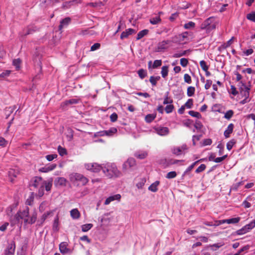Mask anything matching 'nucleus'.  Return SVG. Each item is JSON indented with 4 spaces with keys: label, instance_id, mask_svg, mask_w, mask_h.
Here are the masks:
<instances>
[{
    "label": "nucleus",
    "instance_id": "obj_1",
    "mask_svg": "<svg viewBox=\"0 0 255 255\" xmlns=\"http://www.w3.org/2000/svg\"><path fill=\"white\" fill-rule=\"evenodd\" d=\"M102 171L105 176L109 179L119 178L122 175V172L114 162L103 163Z\"/></svg>",
    "mask_w": 255,
    "mask_h": 255
},
{
    "label": "nucleus",
    "instance_id": "obj_2",
    "mask_svg": "<svg viewBox=\"0 0 255 255\" xmlns=\"http://www.w3.org/2000/svg\"><path fill=\"white\" fill-rule=\"evenodd\" d=\"M29 217V208L26 207L23 210L19 211L14 216L13 218L10 219L12 225L17 223H22V220H23L25 223V219Z\"/></svg>",
    "mask_w": 255,
    "mask_h": 255
},
{
    "label": "nucleus",
    "instance_id": "obj_3",
    "mask_svg": "<svg viewBox=\"0 0 255 255\" xmlns=\"http://www.w3.org/2000/svg\"><path fill=\"white\" fill-rule=\"evenodd\" d=\"M217 22L214 17L211 16L205 21L201 24V29L205 30L207 33H209L216 27Z\"/></svg>",
    "mask_w": 255,
    "mask_h": 255
},
{
    "label": "nucleus",
    "instance_id": "obj_4",
    "mask_svg": "<svg viewBox=\"0 0 255 255\" xmlns=\"http://www.w3.org/2000/svg\"><path fill=\"white\" fill-rule=\"evenodd\" d=\"M70 180L72 182H77L82 185H85L88 182V179L86 177L78 173L70 174Z\"/></svg>",
    "mask_w": 255,
    "mask_h": 255
},
{
    "label": "nucleus",
    "instance_id": "obj_5",
    "mask_svg": "<svg viewBox=\"0 0 255 255\" xmlns=\"http://www.w3.org/2000/svg\"><path fill=\"white\" fill-rule=\"evenodd\" d=\"M239 90L240 93L243 97H249L250 92L251 88V85L250 82H249L248 84H246L243 81H240L239 82Z\"/></svg>",
    "mask_w": 255,
    "mask_h": 255
},
{
    "label": "nucleus",
    "instance_id": "obj_6",
    "mask_svg": "<svg viewBox=\"0 0 255 255\" xmlns=\"http://www.w3.org/2000/svg\"><path fill=\"white\" fill-rule=\"evenodd\" d=\"M103 164H99L97 162L87 163L84 164V167L87 170L92 172L98 173L102 169Z\"/></svg>",
    "mask_w": 255,
    "mask_h": 255
},
{
    "label": "nucleus",
    "instance_id": "obj_7",
    "mask_svg": "<svg viewBox=\"0 0 255 255\" xmlns=\"http://www.w3.org/2000/svg\"><path fill=\"white\" fill-rule=\"evenodd\" d=\"M44 180L40 177H35L32 186L38 189V196L41 197L43 195L42 192V185L44 183Z\"/></svg>",
    "mask_w": 255,
    "mask_h": 255
},
{
    "label": "nucleus",
    "instance_id": "obj_8",
    "mask_svg": "<svg viewBox=\"0 0 255 255\" xmlns=\"http://www.w3.org/2000/svg\"><path fill=\"white\" fill-rule=\"evenodd\" d=\"M154 131L159 135L164 136L169 133V129L167 127L162 126H157L153 128Z\"/></svg>",
    "mask_w": 255,
    "mask_h": 255
},
{
    "label": "nucleus",
    "instance_id": "obj_9",
    "mask_svg": "<svg viewBox=\"0 0 255 255\" xmlns=\"http://www.w3.org/2000/svg\"><path fill=\"white\" fill-rule=\"evenodd\" d=\"M172 41L170 40H163L158 44L157 51H162L171 45Z\"/></svg>",
    "mask_w": 255,
    "mask_h": 255
},
{
    "label": "nucleus",
    "instance_id": "obj_10",
    "mask_svg": "<svg viewBox=\"0 0 255 255\" xmlns=\"http://www.w3.org/2000/svg\"><path fill=\"white\" fill-rule=\"evenodd\" d=\"M57 166L55 163H49L46 164L44 167H41L39 169V171L43 173H47L54 170Z\"/></svg>",
    "mask_w": 255,
    "mask_h": 255
},
{
    "label": "nucleus",
    "instance_id": "obj_11",
    "mask_svg": "<svg viewBox=\"0 0 255 255\" xmlns=\"http://www.w3.org/2000/svg\"><path fill=\"white\" fill-rule=\"evenodd\" d=\"M135 164V160L133 158H129L128 160L124 162L123 165V169L127 170L128 168L133 167Z\"/></svg>",
    "mask_w": 255,
    "mask_h": 255
},
{
    "label": "nucleus",
    "instance_id": "obj_12",
    "mask_svg": "<svg viewBox=\"0 0 255 255\" xmlns=\"http://www.w3.org/2000/svg\"><path fill=\"white\" fill-rule=\"evenodd\" d=\"M15 249V246L14 243L8 244L4 251L5 255H13Z\"/></svg>",
    "mask_w": 255,
    "mask_h": 255
},
{
    "label": "nucleus",
    "instance_id": "obj_13",
    "mask_svg": "<svg viewBox=\"0 0 255 255\" xmlns=\"http://www.w3.org/2000/svg\"><path fill=\"white\" fill-rule=\"evenodd\" d=\"M121 198V195L119 194L110 196L106 199L105 201V205H109L111 202L115 200L120 201Z\"/></svg>",
    "mask_w": 255,
    "mask_h": 255
},
{
    "label": "nucleus",
    "instance_id": "obj_14",
    "mask_svg": "<svg viewBox=\"0 0 255 255\" xmlns=\"http://www.w3.org/2000/svg\"><path fill=\"white\" fill-rule=\"evenodd\" d=\"M67 244L66 242H62L59 245V250L62 254H66L71 252L70 249L67 248Z\"/></svg>",
    "mask_w": 255,
    "mask_h": 255
},
{
    "label": "nucleus",
    "instance_id": "obj_15",
    "mask_svg": "<svg viewBox=\"0 0 255 255\" xmlns=\"http://www.w3.org/2000/svg\"><path fill=\"white\" fill-rule=\"evenodd\" d=\"M117 132V129L116 128L113 127L108 130H104L101 132V135H107L111 136L113 135Z\"/></svg>",
    "mask_w": 255,
    "mask_h": 255
},
{
    "label": "nucleus",
    "instance_id": "obj_16",
    "mask_svg": "<svg viewBox=\"0 0 255 255\" xmlns=\"http://www.w3.org/2000/svg\"><path fill=\"white\" fill-rule=\"evenodd\" d=\"M135 32L134 29L132 28H128L126 30V31H123L121 34V38L123 39L124 38H127L129 35H131L132 33Z\"/></svg>",
    "mask_w": 255,
    "mask_h": 255
},
{
    "label": "nucleus",
    "instance_id": "obj_17",
    "mask_svg": "<svg viewBox=\"0 0 255 255\" xmlns=\"http://www.w3.org/2000/svg\"><path fill=\"white\" fill-rule=\"evenodd\" d=\"M19 173L18 171L15 169H10L8 171V177L11 182H13L14 178L17 176Z\"/></svg>",
    "mask_w": 255,
    "mask_h": 255
},
{
    "label": "nucleus",
    "instance_id": "obj_18",
    "mask_svg": "<svg viewBox=\"0 0 255 255\" xmlns=\"http://www.w3.org/2000/svg\"><path fill=\"white\" fill-rule=\"evenodd\" d=\"M160 184L159 181H155L154 182L152 183L148 188V190L152 192H156L158 190V187Z\"/></svg>",
    "mask_w": 255,
    "mask_h": 255
},
{
    "label": "nucleus",
    "instance_id": "obj_19",
    "mask_svg": "<svg viewBox=\"0 0 255 255\" xmlns=\"http://www.w3.org/2000/svg\"><path fill=\"white\" fill-rule=\"evenodd\" d=\"M134 156L137 158L142 159L147 156V152L144 150H138L135 152Z\"/></svg>",
    "mask_w": 255,
    "mask_h": 255
},
{
    "label": "nucleus",
    "instance_id": "obj_20",
    "mask_svg": "<svg viewBox=\"0 0 255 255\" xmlns=\"http://www.w3.org/2000/svg\"><path fill=\"white\" fill-rule=\"evenodd\" d=\"M80 213L77 208L70 211V216L74 220H77L80 217Z\"/></svg>",
    "mask_w": 255,
    "mask_h": 255
},
{
    "label": "nucleus",
    "instance_id": "obj_21",
    "mask_svg": "<svg viewBox=\"0 0 255 255\" xmlns=\"http://www.w3.org/2000/svg\"><path fill=\"white\" fill-rule=\"evenodd\" d=\"M71 21V18L70 17H66L64 19H63L60 21V24L59 26V30H62L63 28L64 27L67 26Z\"/></svg>",
    "mask_w": 255,
    "mask_h": 255
},
{
    "label": "nucleus",
    "instance_id": "obj_22",
    "mask_svg": "<svg viewBox=\"0 0 255 255\" xmlns=\"http://www.w3.org/2000/svg\"><path fill=\"white\" fill-rule=\"evenodd\" d=\"M234 126L233 124H230L228 125L227 129L224 131V136L227 138L229 137L230 134L233 132Z\"/></svg>",
    "mask_w": 255,
    "mask_h": 255
},
{
    "label": "nucleus",
    "instance_id": "obj_23",
    "mask_svg": "<svg viewBox=\"0 0 255 255\" xmlns=\"http://www.w3.org/2000/svg\"><path fill=\"white\" fill-rule=\"evenodd\" d=\"M36 218V214H33L30 218L25 219V224H32L35 222Z\"/></svg>",
    "mask_w": 255,
    "mask_h": 255
},
{
    "label": "nucleus",
    "instance_id": "obj_24",
    "mask_svg": "<svg viewBox=\"0 0 255 255\" xmlns=\"http://www.w3.org/2000/svg\"><path fill=\"white\" fill-rule=\"evenodd\" d=\"M146 178L145 177H142L138 179V181L136 184V187L140 189H142L144 186L145 182H146Z\"/></svg>",
    "mask_w": 255,
    "mask_h": 255
},
{
    "label": "nucleus",
    "instance_id": "obj_25",
    "mask_svg": "<svg viewBox=\"0 0 255 255\" xmlns=\"http://www.w3.org/2000/svg\"><path fill=\"white\" fill-rule=\"evenodd\" d=\"M42 185V192L44 193V189L47 191H49L51 190L52 184L51 182H47L44 180Z\"/></svg>",
    "mask_w": 255,
    "mask_h": 255
},
{
    "label": "nucleus",
    "instance_id": "obj_26",
    "mask_svg": "<svg viewBox=\"0 0 255 255\" xmlns=\"http://www.w3.org/2000/svg\"><path fill=\"white\" fill-rule=\"evenodd\" d=\"M241 220L240 217H236L234 218H231L228 219H225V223H227L229 224H237Z\"/></svg>",
    "mask_w": 255,
    "mask_h": 255
},
{
    "label": "nucleus",
    "instance_id": "obj_27",
    "mask_svg": "<svg viewBox=\"0 0 255 255\" xmlns=\"http://www.w3.org/2000/svg\"><path fill=\"white\" fill-rule=\"evenodd\" d=\"M149 30L148 29H144L140 31H139L136 37V40H139L143 37L144 36L146 35L148 33Z\"/></svg>",
    "mask_w": 255,
    "mask_h": 255
},
{
    "label": "nucleus",
    "instance_id": "obj_28",
    "mask_svg": "<svg viewBox=\"0 0 255 255\" xmlns=\"http://www.w3.org/2000/svg\"><path fill=\"white\" fill-rule=\"evenodd\" d=\"M249 232H250L249 229L247 228L246 226H244L241 229L237 230L236 231V234L238 235H242L248 233Z\"/></svg>",
    "mask_w": 255,
    "mask_h": 255
},
{
    "label": "nucleus",
    "instance_id": "obj_29",
    "mask_svg": "<svg viewBox=\"0 0 255 255\" xmlns=\"http://www.w3.org/2000/svg\"><path fill=\"white\" fill-rule=\"evenodd\" d=\"M156 118V115L152 114H148L145 117V121L146 122L148 123H150L152 122L155 118Z\"/></svg>",
    "mask_w": 255,
    "mask_h": 255
},
{
    "label": "nucleus",
    "instance_id": "obj_30",
    "mask_svg": "<svg viewBox=\"0 0 255 255\" xmlns=\"http://www.w3.org/2000/svg\"><path fill=\"white\" fill-rule=\"evenodd\" d=\"M93 225L92 224H86L81 226V230L83 232H86L89 231Z\"/></svg>",
    "mask_w": 255,
    "mask_h": 255
},
{
    "label": "nucleus",
    "instance_id": "obj_31",
    "mask_svg": "<svg viewBox=\"0 0 255 255\" xmlns=\"http://www.w3.org/2000/svg\"><path fill=\"white\" fill-rule=\"evenodd\" d=\"M150 22L152 24L155 25L159 23L161 21V18L159 16H156L150 19Z\"/></svg>",
    "mask_w": 255,
    "mask_h": 255
},
{
    "label": "nucleus",
    "instance_id": "obj_32",
    "mask_svg": "<svg viewBox=\"0 0 255 255\" xmlns=\"http://www.w3.org/2000/svg\"><path fill=\"white\" fill-rule=\"evenodd\" d=\"M171 152L173 154L179 155L181 154L182 153L181 151L179 146H174L171 148Z\"/></svg>",
    "mask_w": 255,
    "mask_h": 255
},
{
    "label": "nucleus",
    "instance_id": "obj_33",
    "mask_svg": "<svg viewBox=\"0 0 255 255\" xmlns=\"http://www.w3.org/2000/svg\"><path fill=\"white\" fill-rule=\"evenodd\" d=\"M195 88L194 87L190 86L187 88V95L188 97H192L194 95Z\"/></svg>",
    "mask_w": 255,
    "mask_h": 255
},
{
    "label": "nucleus",
    "instance_id": "obj_34",
    "mask_svg": "<svg viewBox=\"0 0 255 255\" xmlns=\"http://www.w3.org/2000/svg\"><path fill=\"white\" fill-rule=\"evenodd\" d=\"M168 67L167 66H164L162 67L161 74L163 78H165L168 73Z\"/></svg>",
    "mask_w": 255,
    "mask_h": 255
},
{
    "label": "nucleus",
    "instance_id": "obj_35",
    "mask_svg": "<svg viewBox=\"0 0 255 255\" xmlns=\"http://www.w3.org/2000/svg\"><path fill=\"white\" fill-rule=\"evenodd\" d=\"M159 76H151L149 79V81L151 83L152 86H155L157 83V81L160 79Z\"/></svg>",
    "mask_w": 255,
    "mask_h": 255
},
{
    "label": "nucleus",
    "instance_id": "obj_36",
    "mask_svg": "<svg viewBox=\"0 0 255 255\" xmlns=\"http://www.w3.org/2000/svg\"><path fill=\"white\" fill-rule=\"evenodd\" d=\"M195 26V23L192 21H189L184 25V28L186 29H192L194 28Z\"/></svg>",
    "mask_w": 255,
    "mask_h": 255
},
{
    "label": "nucleus",
    "instance_id": "obj_37",
    "mask_svg": "<svg viewBox=\"0 0 255 255\" xmlns=\"http://www.w3.org/2000/svg\"><path fill=\"white\" fill-rule=\"evenodd\" d=\"M188 114L193 117H195L197 119H200L201 118L202 116L201 115L197 112H195L194 111H190L188 112Z\"/></svg>",
    "mask_w": 255,
    "mask_h": 255
},
{
    "label": "nucleus",
    "instance_id": "obj_38",
    "mask_svg": "<svg viewBox=\"0 0 255 255\" xmlns=\"http://www.w3.org/2000/svg\"><path fill=\"white\" fill-rule=\"evenodd\" d=\"M199 162V161H196L194 162H193L191 165H190L186 170L184 171L183 176H184L186 174H187L188 172L190 171L192 169L194 168V167Z\"/></svg>",
    "mask_w": 255,
    "mask_h": 255
},
{
    "label": "nucleus",
    "instance_id": "obj_39",
    "mask_svg": "<svg viewBox=\"0 0 255 255\" xmlns=\"http://www.w3.org/2000/svg\"><path fill=\"white\" fill-rule=\"evenodd\" d=\"M247 18L253 22H255V12L253 11L247 15Z\"/></svg>",
    "mask_w": 255,
    "mask_h": 255
},
{
    "label": "nucleus",
    "instance_id": "obj_40",
    "mask_svg": "<svg viewBox=\"0 0 255 255\" xmlns=\"http://www.w3.org/2000/svg\"><path fill=\"white\" fill-rule=\"evenodd\" d=\"M139 77L143 79L147 75L146 72L143 69H140L137 71Z\"/></svg>",
    "mask_w": 255,
    "mask_h": 255
},
{
    "label": "nucleus",
    "instance_id": "obj_41",
    "mask_svg": "<svg viewBox=\"0 0 255 255\" xmlns=\"http://www.w3.org/2000/svg\"><path fill=\"white\" fill-rule=\"evenodd\" d=\"M234 112L233 110L227 111L224 115V118L227 120H230L233 116Z\"/></svg>",
    "mask_w": 255,
    "mask_h": 255
},
{
    "label": "nucleus",
    "instance_id": "obj_42",
    "mask_svg": "<svg viewBox=\"0 0 255 255\" xmlns=\"http://www.w3.org/2000/svg\"><path fill=\"white\" fill-rule=\"evenodd\" d=\"M21 60L20 59L18 58L16 59H14L13 60L12 63L13 65L15 67L16 70H18L20 68Z\"/></svg>",
    "mask_w": 255,
    "mask_h": 255
},
{
    "label": "nucleus",
    "instance_id": "obj_43",
    "mask_svg": "<svg viewBox=\"0 0 255 255\" xmlns=\"http://www.w3.org/2000/svg\"><path fill=\"white\" fill-rule=\"evenodd\" d=\"M58 151L59 154L61 156H64L67 154V151L65 148L61 147V146H59L58 147Z\"/></svg>",
    "mask_w": 255,
    "mask_h": 255
},
{
    "label": "nucleus",
    "instance_id": "obj_44",
    "mask_svg": "<svg viewBox=\"0 0 255 255\" xmlns=\"http://www.w3.org/2000/svg\"><path fill=\"white\" fill-rule=\"evenodd\" d=\"M200 65L203 71H207L208 70L209 66L207 65L206 62L204 60H201L200 62Z\"/></svg>",
    "mask_w": 255,
    "mask_h": 255
},
{
    "label": "nucleus",
    "instance_id": "obj_45",
    "mask_svg": "<svg viewBox=\"0 0 255 255\" xmlns=\"http://www.w3.org/2000/svg\"><path fill=\"white\" fill-rule=\"evenodd\" d=\"M193 105V100L192 99H189L185 104L184 107H186L188 109L192 108Z\"/></svg>",
    "mask_w": 255,
    "mask_h": 255
},
{
    "label": "nucleus",
    "instance_id": "obj_46",
    "mask_svg": "<svg viewBox=\"0 0 255 255\" xmlns=\"http://www.w3.org/2000/svg\"><path fill=\"white\" fill-rule=\"evenodd\" d=\"M78 103V100L77 99H70L69 100L66 101L64 103L66 105H72V104H77Z\"/></svg>",
    "mask_w": 255,
    "mask_h": 255
},
{
    "label": "nucleus",
    "instance_id": "obj_47",
    "mask_svg": "<svg viewBox=\"0 0 255 255\" xmlns=\"http://www.w3.org/2000/svg\"><path fill=\"white\" fill-rule=\"evenodd\" d=\"M176 175L177 174L175 171H170L166 174L165 177L168 179H172L175 178Z\"/></svg>",
    "mask_w": 255,
    "mask_h": 255
},
{
    "label": "nucleus",
    "instance_id": "obj_48",
    "mask_svg": "<svg viewBox=\"0 0 255 255\" xmlns=\"http://www.w3.org/2000/svg\"><path fill=\"white\" fill-rule=\"evenodd\" d=\"M35 30L34 29L33 26H29L27 28V29H26V31H25V30L23 31V34L24 35H28V34H30L31 33H32V32L34 31Z\"/></svg>",
    "mask_w": 255,
    "mask_h": 255
},
{
    "label": "nucleus",
    "instance_id": "obj_49",
    "mask_svg": "<svg viewBox=\"0 0 255 255\" xmlns=\"http://www.w3.org/2000/svg\"><path fill=\"white\" fill-rule=\"evenodd\" d=\"M245 226L250 231L251 230H252L253 228L255 227V220H253L249 224H247Z\"/></svg>",
    "mask_w": 255,
    "mask_h": 255
},
{
    "label": "nucleus",
    "instance_id": "obj_50",
    "mask_svg": "<svg viewBox=\"0 0 255 255\" xmlns=\"http://www.w3.org/2000/svg\"><path fill=\"white\" fill-rule=\"evenodd\" d=\"M172 100L168 98V92H167L166 97L164 99L163 104L166 105L172 103Z\"/></svg>",
    "mask_w": 255,
    "mask_h": 255
},
{
    "label": "nucleus",
    "instance_id": "obj_51",
    "mask_svg": "<svg viewBox=\"0 0 255 255\" xmlns=\"http://www.w3.org/2000/svg\"><path fill=\"white\" fill-rule=\"evenodd\" d=\"M206 165L204 164H202L196 169L195 172L197 173H200L206 169Z\"/></svg>",
    "mask_w": 255,
    "mask_h": 255
},
{
    "label": "nucleus",
    "instance_id": "obj_52",
    "mask_svg": "<svg viewBox=\"0 0 255 255\" xmlns=\"http://www.w3.org/2000/svg\"><path fill=\"white\" fill-rule=\"evenodd\" d=\"M235 143V141L233 139L229 141L227 143V148L228 149V150H231L232 149V148H233Z\"/></svg>",
    "mask_w": 255,
    "mask_h": 255
},
{
    "label": "nucleus",
    "instance_id": "obj_53",
    "mask_svg": "<svg viewBox=\"0 0 255 255\" xmlns=\"http://www.w3.org/2000/svg\"><path fill=\"white\" fill-rule=\"evenodd\" d=\"M173 108H174L173 106L172 105L169 104V105H167L166 106V107L165 108V112H166V113L169 114L172 112Z\"/></svg>",
    "mask_w": 255,
    "mask_h": 255
},
{
    "label": "nucleus",
    "instance_id": "obj_54",
    "mask_svg": "<svg viewBox=\"0 0 255 255\" xmlns=\"http://www.w3.org/2000/svg\"><path fill=\"white\" fill-rule=\"evenodd\" d=\"M57 182L60 185H65L66 183V179L64 177H59L57 179Z\"/></svg>",
    "mask_w": 255,
    "mask_h": 255
},
{
    "label": "nucleus",
    "instance_id": "obj_55",
    "mask_svg": "<svg viewBox=\"0 0 255 255\" xmlns=\"http://www.w3.org/2000/svg\"><path fill=\"white\" fill-rule=\"evenodd\" d=\"M11 73L10 70H5L2 72L1 74H0V77L1 78H5L8 77Z\"/></svg>",
    "mask_w": 255,
    "mask_h": 255
},
{
    "label": "nucleus",
    "instance_id": "obj_56",
    "mask_svg": "<svg viewBox=\"0 0 255 255\" xmlns=\"http://www.w3.org/2000/svg\"><path fill=\"white\" fill-rule=\"evenodd\" d=\"M57 155L56 154H49L45 156L46 159L49 161H52L54 159L57 158Z\"/></svg>",
    "mask_w": 255,
    "mask_h": 255
},
{
    "label": "nucleus",
    "instance_id": "obj_57",
    "mask_svg": "<svg viewBox=\"0 0 255 255\" xmlns=\"http://www.w3.org/2000/svg\"><path fill=\"white\" fill-rule=\"evenodd\" d=\"M162 61L161 60H156L154 61L152 65L153 68H156L161 65Z\"/></svg>",
    "mask_w": 255,
    "mask_h": 255
},
{
    "label": "nucleus",
    "instance_id": "obj_58",
    "mask_svg": "<svg viewBox=\"0 0 255 255\" xmlns=\"http://www.w3.org/2000/svg\"><path fill=\"white\" fill-rule=\"evenodd\" d=\"M184 81L188 84H190L191 83V78L190 76L188 74H185L184 75Z\"/></svg>",
    "mask_w": 255,
    "mask_h": 255
},
{
    "label": "nucleus",
    "instance_id": "obj_59",
    "mask_svg": "<svg viewBox=\"0 0 255 255\" xmlns=\"http://www.w3.org/2000/svg\"><path fill=\"white\" fill-rule=\"evenodd\" d=\"M187 51V50H184L181 52H179L178 53H175L173 55V57L175 58H178L183 56L186 54Z\"/></svg>",
    "mask_w": 255,
    "mask_h": 255
},
{
    "label": "nucleus",
    "instance_id": "obj_60",
    "mask_svg": "<svg viewBox=\"0 0 255 255\" xmlns=\"http://www.w3.org/2000/svg\"><path fill=\"white\" fill-rule=\"evenodd\" d=\"M227 157V155H223L221 157H217L215 159V162L216 163H220L224 160Z\"/></svg>",
    "mask_w": 255,
    "mask_h": 255
},
{
    "label": "nucleus",
    "instance_id": "obj_61",
    "mask_svg": "<svg viewBox=\"0 0 255 255\" xmlns=\"http://www.w3.org/2000/svg\"><path fill=\"white\" fill-rule=\"evenodd\" d=\"M100 44L99 43H96L91 47V51H94L99 49L100 47Z\"/></svg>",
    "mask_w": 255,
    "mask_h": 255
},
{
    "label": "nucleus",
    "instance_id": "obj_62",
    "mask_svg": "<svg viewBox=\"0 0 255 255\" xmlns=\"http://www.w3.org/2000/svg\"><path fill=\"white\" fill-rule=\"evenodd\" d=\"M223 246V244L222 243H217L214 244L211 246V247L213 250H216L217 249L222 247Z\"/></svg>",
    "mask_w": 255,
    "mask_h": 255
},
{
    "label": "nucleus",
    "instance_id": "obj_63",
    "mask_svg": "<svg viewBox=\"0 0 255 255\" xmlns=\"http://www.w3.org/2000/svg\"><path fill=\"white\" fill-rule=\"evenodd\" d=\"M188 63V61L187 59L183 58L180 59V64L183 67H186Z\"/></svg>",
    "mask_w": 255,
    "mask_h": 255
},
{
    "label": "nucleus",
    "instance_id": "obj_64",
    "mask_svg": "<svg viewBox=\"0 0 255 255\" xmlns=\"http://www.w3.org/2000/svg\"><path fill=\"white\" fill-rule=\"evenodd\" d=\"M205 83H206L205 85V89L206 90H208L211 87V86L212 84V81L211 80H206Z\"/></svg>",
    "mask_w": 255,
    "mask_h": 255
}]
</instances>
